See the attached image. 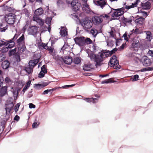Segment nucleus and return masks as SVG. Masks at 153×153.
I'll return each instance as SVG.
<instances>
[{
  "instance_id": "obj_1",
  "label": "nucleus",
  "mask_w": 153,
  "mask_h": 153,
  "mask_svg": "<svg viewBox=\"0 0 153 153\" xmlns=\"http://www.w3.org/2000/svg\"><path fill=\"white\" fill-rule=\"evenodd\" d=\"M87 53L91 60L96 62V66H100L101 62L102 61V59L107 56V54L105 52L101 53L100 55H99L94 54L92 51H90L89 50H87Z\"/></svg>"
},
{
  "instance_id": "obj_2",
  "label": "nucleus",
  "mask_w": 153,
  "mask_h": 153,
  "mask_svg": "<svg viewBox=\"0 0 153 153\" xmlns=\"http://www.w3.org/2000/svg\"><path fill=\"white\" fill-rule=\"evenodd\" d=\"M94 14V12L90 9L89 6L87 4V29L91 28L93 25L92 19Z\"/></svg>"
},
{
  "instance_id": "obj_3",
  "label": "nucleus",
  "mask_w": 153,
  "mask_h": 153,
  "mask_svg": "<svg viewBox=\"0 0 153 153\" xmlns=\"http://www.w3.org/2000/svg\"><path fill=\"white\" fill-rule=\"evenodd\" d=\"M108 64L115 69H119L120 68V65L119 64V61L117 59V56L115 55L111 58Z\"/></svg>"
},
{
  "instance_id": "obj_4",
  "label": "nucleus",
  "mask_w": 153,
  "mask_h": 153,
  "mask_svg": "<svg viewBox=\"0 0 153 153\" xmlns=\"http://www.w3.org/2000/svg\"><path fill=\"white\" fill-rule=\"evenodd\" d=\"M68 4H71L73 10L75 11L78 10L81 6L79 1L78 0H74L70 3L68 0H67Z\"/></svg>"
},
{
  "instance_id": "obj_5",
  "label": "nucleus",
  "mask_w": 153,
  "mask_h": 153,
  "mask_svg": "<svg viewBox=\"0 0 153 153\" xmlns=\"http://www.w3.org/2000/svg\"><path fill=\"white\" fill-rule=\"evenodd\" d=\"M14 104L13 101L8 100L5 103V108L6 114H9L10 112L13 110Z\"/></svg>"
},
{
  "instance_id": "obj_6",
  "label": "nucleus",
  "mask_w": 153,
  "mask_h": 153,
  "mask_svg": "<svg viewBox=\"0 0 153 153\" xmlns=\"http://www.w3.org/2000/svg\"><path fill=\"white\" fill-rule=\"evenodd\" d=\"M15 45L14 41L12 39L8 40L7 41L6 47L5 48H4L2 49L3 52H6L8 51V48H12Z\"/></svg>"
},
{
  "instance_id": "obj_7",
  "label": "nucleus",
  "mask_w": 153,
  "mask_h": 153,
  "mask_svg": "<svg viewBox=\"0 0 153 153\" xmlns=\"http://www.w3.org/2000/svg\"><path fill=\"white\" fill-rule=\"evenodd\" d=\"M74 40L76 43L80 46L84 45L86 41V39L83 37H76Z\"/></svg>"
},
{
  "instance_id": "obj_8",
  "label": "nucleus",
  "mask_w": 153,
  "mask_h": 153,
  "mask_svg": "<svg viewBox=\"0 0 153 153\" xmlns=\"http://www.w3.org/2000/svg\"><path fill=\"white\" fill-rule=\"evenodd\" d=\"M111 13H112L111 16L114 18L117 17L122 15L118 9H115L111 8V11L108 13V14H110Z\"/></svg>"
},
{
  "instance_id": "obj_9",
  "label": "nucleus",
  "mask_w": 153,
  "mask_h": 153,
  "mask_svg": "<svg viewBox=\"0 0 153 153\" xmlns=\"http://www.w3.org/2000/svg\"><path fill=\"white\" fill-rule=\"evenodd\" d=\"M4 18L6 22L9 24H13L14 23V16L11 14L6 15Z\"/></svg>"
},
{
  "instance_id": "obj_10",
  "label": "nucleus",
  "mask_w": 153,
  "mask_h": 153,
  "mask_svg": "<svg viewBox=\"0 0 153 153\" xmlns=\"http://www.w3.org/2000/svg\"><path fill=\"white\" fill-rule=\"evenodd\" d=\"M142 62L144 66H148L152 64V61L147 56H144L142 59Z\"/></svg>"
},
{
  "instance_id": "obj_11",
  "label": "nucleus",
  "mask_w": 153,
  "mask_h": 153,
  "mask_svg": "<svg viewBox=\"0 0 153 153\" xmlns=\"http://www.w3.org/2000/svg\"><path fill=\"white\" fill-rule=\"evenodd\" d=\"M92 19L93 23L96 25H98L101 23L103 21L102 16H95Z\"/></svg>"
},
{
  "instance_id": "obj_12",
  "label": "nucleus",
  "mask_w": 153,
  "mask_h": 153,
  "mask_svg": "<svg viewBox=\"0 0 153 153\" xmlns=\"http://www.w3.org/2000/svg\"><path fill=\"white\" fill-rule=\"evenodd\" d=\"M83 15V13H82L80 15L79 20L81 25L83 27L84 29L85 30H86V16L85 15L84 16L83 19L81 18V15Z\"/></svg>"
},
{
  "instance_id": "obj_13",
  "label": "nucleus",
  "mask_w": 153,
  "mask_h": 153,
  "mask_svg": "<svg viewBox=\"0 0 153 153\" xmlns=\"http://www.w3.org/2000/svg\"><path fill=\"white\" fill-rule=\"evenodd\" d=\"M140 5L143 9H150L151 7V4L148 1H146L145 2H141Z\"/></svg>"
},
{
  "instance_id": "obj_14",
  "label": "nucleus",
  "mask_w": 153,
  "mask_h": 153,
  "mask_svg": "<svg viewBox=\"0 0 153 153\" xmlns=\"http://www.w3.org/2000/svg\"><path fill=\"white\" fill-rule=\"evenodd\" d=\"M29 33L33 35H36L38 32V28L36 26L30 27L29 30Z\"/></svg>"
},
{
  "instance_id": "obj_15",
  "label": "nucleus",
  "mask_w": 153,
  "mask_h": 153,
  "mask_svg": "<svg viewBox=\"0 0 153 153\" xmlns=\"http://www.w3.org/2000/svg\"><path fill=\"white\" fill-rule=\"evenodd\" d=\"M70 47L67 43H65L63 47L62 48L61 50L63 53L66 54L67 52L69 53V51L70 50Z\"/></svg>"
},
{
  "instance_id": "obj_16",
  "label": "nucleus",
  "mask_w": 153,
  "mask_h": 153,
  "mask_svg": "<svg viewBox=\"0 0 153 153\" xmlns=\"http://www.w3.org/2000/svg\"><path fill=\"white\" fill-rule=\"evenodd\" d=\"M107 4L106 0H100L96 1V4L100 6L101 8H103Z\"/></svg>"
},
{
  "instance_id": "obj_17",
  "label": "nucleus",
  "mask_w": 153,
  "mask_h": 153,
  "mask_svg": "<svg viewBox=\"0 0 153 153\" xmlns=\"http://www.w3.org/2000/svg\"><path fill=\"white\" fill-rule=\"evenodd\" d=\"M62 59L64 63L68 65L70 64L72 62V58L69 56H65Z\"/></svg>"
},
{
  "instance_id": "obj_18",
  "label": "nucleus",
  "mask_w": 153,
  "mask_h": 153,
  "mask_svg": "<svg viewBox=\"0 0 153 153\" xmlns=\"http://www.w3.org/2000/svg\"><path fill=\"white\" fill-rule=\"evenodd\" d=\"M33 19V21L36 22L41 26H42L44 24V21L37 16H34Z\"/></svg>"
},
{
  "instance_id": "obj_19",
  "label": "nucleus",
  "mask_w": 153,
  "mask_h": 153,
  "mask_svg": "<svg viewBox=\"0 0 153 153\" xmlns=\"http://www.w3.org/2000/svg\"><path fill=\"white\" fill-rule=\"evenodd\" d=\"M11 90L14 96L15 97L17 96L20 90L18 87H13L11 88Z\"/></svg>"
},
{
  "instance_id": "obj_20",
  "label": "nucleus",
  "mask_w": 153,
  "mask_h": 153,
  "mask_svg": "<svg viewBox=\"0 0 153 153\" xmlns=\"http://www.w3.org/2000/svg\"><path fill=\"white\" fill-rule=\"evenodd\" d=\"M41 71L39 73V78H42L44 76V75L47 72V71L45 68V65H44L41 68Z\"/></svg>"
},
{
  "instance_id": "obj_21",
  "label": "nucleus",
  "mask_w": 153,
  "mask_h": 153,
  "mask_svg": "<svg viewBox=\"0 0 153 153\" xmlns=\"http://www.w3.org/2000/svg\"><path fill=\"white\" fill-rule=\"evenodd\" d=\"M58 87V88H54L51 89H47L45 91L43 92V94H48V93H50L51 94L52 93L53 91H54L55 90L62 88H64L66 87Z\"/></svg>"
},
{
  "instance_id": "obj_22",
  "label": "nucleus",
  "mask_w": 153,
  "mask_h": 153,
  "mask_svg": "<svg viewBox=\"0 0 153 153\" xmlns=\"http://www.w3.org/2000/svg\"><path fill=\"white\" fill-rule=\"evenodd\" d=\"M8 87H2L0 90V96H3L7 93V88Z\"/></svg>"
},
{
  "instance_id": "obj_23",
  "label": "nucleus",
  "mask_w": 153,
  "mask_h": 153,
  "mask_svg": "<svg viewBox=\"0 0 153 153\" xmlns=\"http://www.w3.org/2000/svg\"><path fill=\"white\" fill-rule=\"evenodd\" d=\"M39 62L38 59H36L30 61L29 63V66L33 68Z\"/></svg>"
},
{
  "instance_id": "obj_24",
  "label": "nucleus",
  "mask_w": 153,
  "mask_h": 153,
  "mask_svg": "<svg viewBox=\"0 0 153 153\" xmlns=\"http://www.w3.org/2000/svg\"><path fill=\"white\" fill-rule=\"evenodd\" d=\"M134 19V17L132 16H130L128 18H124L123 19V21L124 23H131L132 20Z\"/></svg>"
},
{
  "instance_id": "obj_25",
  "label": "nucleus",
  "mask_w": 153,
  "mask_h": 153,
  "mask_svg": "<svg viewBox=\"0 0 153 153\" xmlns=\"http://www.w3.org/2000/svg\"><path fill=\"white\" fill-rule=\"evenodd\" d=\"M44 11L43 9L40 7L38 9H37L35 10L34 16H38L42 14L43 13Z\"/></svg>"
},
{
  "instance_id": "obj_26",
  "label": "nucleus",
  "mask_w": 153,
  "mask_h": 153,
  "mask_svg": "<svg viewBox=\"0 0 153 153\" xmlns=\"http://www.w3.org/2000/svg\"><path fill=\"white\" fill-rule=\"evenodd\" d=\"M10 63L7 60H5L2 63V67L4 69H7L9 66Z\"/></svg>"
},
{
  "instance_id": "obj_27",
  "label": "nucleus",
  "mask_w": 153,
  "mask_h": 153,
  "mask_svg": "<svg viewBox=\"0 0 153 153\" xmlns=\"http://www.w3.org/2000/svg\"><path fill=\"white\" fill-rule=\"evenodd\" d=\"M25 37L23 34L17 40V43L19 44L20 45L21 44L22 45H24Z\"/></svg>"
},
{
  "instance_id": "obj_28",
  "label": "nucleus",
  "mask_w": 153,
  "mask_h": 153,
  "mask_svg": "<svg viewBox=\"0 0 153 153\" xmlns=\"http://www.w3.org/2000/svg\"><path fill=\"white\" fill-rule=\"evenodd\" d=\"M115 82L114 80V79L113 78H111L110 79H106L105 80H104L103 81H102L101 83L102 84H105V83H113Z\"/></svg>"
},
{
  "instance_id": "obj_29",
  "label": "nucleus",
  "mask_w": 153,
  "mask_h": 153,
  "mask_svg": "<svg viewBox=\"0 0 153 153\" xmlns=\"http://www.w3.org/2000/svg\"><path fill=\"white\" fill-rule=\"evenodd\" d=\"M60 33L62 36L65 37L67 34V31L65 28L62 27L60 32Z\"/></svg>"
},
{
  "instance_id": "obj_30",
  "label": "nucleus",
  "mask_w": 153,
  "mask_h": 153,
  "mask_svg": "<svg viewBox=\"0 0 153 153\" xmlns=\"http://www.w3.org/2000/svg\"><path fill=\"white\" fill-rule=\"evenodd\" d=\"M98 99L97 98H87V102H92L93 103H95L97 102Z\"/></svg>"
},
{
  "instance_id": "obj_31",
  "label": "nucleus",
  "mask_w": 153,
  "mask_h": 153,
  "mask_svg": "<svg viewBox=\"0 0 153 153\" xmlns=\"http://www.w3.org/2000/svg\"><path fill=\"white\" fill-rule=\"evenodd\" d=\"M140 2V0H136L134 3H133L131 5L129 6V9L137 7L138 4Z\"/></svg>"
},
{
  "instance_id": "obj_32",
  "label": "nucleus",
  "mask_w": 153,
  "mask_h": 153,
  "mask_svg": "<svg viewBox=\"0 0 153 153\" xmlns=\"http://www.w3.org/2000/svg\"><path fill=\"white\" fill-rule=\"evenodd\" d=\"M140 45V42L139 41H134L132 44V47L134 48H137Z\"/></svg>"
},
{
  "instance_id": "obj_33",
  "label": "nucleus",
  "mask_w": 153,
  "mask_h": 153,
  "mask_svg": "<svg viewBox=\"0 0 153 153\" xmlns=\"http://www.w3.org/2000/svg\"><path fill=\"white\" fill-rule=\"evenodd\" d=\"M90 33L94 37H95L98 33V31L95 29H91L90 31Z\"/></svg>"
},
{
  "instance_id": "obj_34",
  "label": "nucleus",
  "mask_w": 153,
  "mask_h": 153,
  "mask_svg": "<svg viewBox=\"0 0 153 153\" xmlns=\"http://www.w3.org/2000/svg\"><path fill=\"white\" fill-rule=\"evenodd\" d=\"M26 50V48L25 45H22V47L19 49V53L21 54H23L24 52Z\"/></svg>"
},
{
  "instance_id": "obj_35",
  "label": "nucleus",
  "mask_w": 153,
  "mask_h": 153,
  "mask_svg": "<svg viewBox=\"0 0 153 153\" xmlns=\"http://www.w3.org/2000/svg\"><path fill=\"white\" fill-rule=\"evenodd\" d=\"M33 68L29 66L25 68V70L28 74H30L33 71Z\"/></svg>"
},
{
  "instance_id": "obj_36",
  "label": "nucleus",
  "mask_w": 153,
  "mask_h": 153,
  "mask_svg": "<svg viewBox=\"0 0 153 153\" xmlns=\"http://www.w3.org/2000/svg\"><path fill=\"white\" fill-rule=\"evenodd\" d=\"M146 39L148 40H150L152 39V33L150 31H148L146 32Z\"/></svg>"
},
{
  "instance_id": "obj_37",
  "label": "nucleus",
  "mask_w": 153,
  "mask_h": 153,
  "mask_svg": "<svg viewBox=\"0 0 153 153\" xmlns=\"http://www.w3.org/2000/svg\"><path fill=\"white\" fill-rule=\"evenodd\" d=\"M132 33H130V35H127L126 32L123 35V37H124V39L127 41H128L129 38H130V36L132 34Z\"/></svg>"
},
{
  "instance_id": "obj_38",
  "label": "nucleus",
  "mask_w": 153,
  "mask_h": 153,
  "mask_svg": "<svg viewBox=\"0 0 153 153\" xmlns=\"http://www.w3.org/2000/svg\"><path fill=\"white\" fill-rule=\"evenodd\" d=\"M82 1L84 3L82 4V9L83 11H86V0H82Z\"/></svg>"
},
{
  "instance_id": "obj_39",
  "label": "nucleus",
  "mask_w": 153,
  "mask_h": 153,
  "mask_svg": "<svg viewBox=\"0 0 153 153\" xmlns=\"http://www.w3.org/2000/svg\"><path fill=\"white\" fill-rule=\"evenodd\" d=\"M72 61L75 64H78L80 62L81 60L79 58L76 57L72 60Z\"/></svg>"
},
{
  "instance_id": "obj_40",
  "label": "nucleus",
  "mask_w": 153,
  "mask_h": 153,
  "mask_svg": "<svg viewBox=\"0 0 153 153\" xmlns=\"http://www.w3.org/2000/svg\"><path fill=\"white\" fill-rule=\"evenodd\" d=\"M52 19L51 17L47 18L45 20V23L48 25H50Z\"/></svg>"
},
{
  "instance_id": "obj_41",
  "label": "nucleus",
  "mask_w": 153,
  "mask_h": 153,
  "mask_svg": "<svg viewBox=\"0 0 153 153\" xmlns=\"http://www.w3.org/2000/svg\"><path fill=\"white\" fill-rule=\"evenodd\" d=\"M143 20L144 18H140L136 19V21L139 24H142L143 23Z\"/></svg>"
},
{
  "instance_id": "obj_42",
  "label": "nucleus",
  "mask_w": 153,
  "mask_h": 153,
  "mask_svg": "<svg viewBox=\"0 0 153 153\" xmlns=\"http://www.w3.org/2000/svg\"><path fill=\"white\" fill-rule=\"evenodd\" d=\"M139 78V76L137 74L135 75L134 76H132L131 78V79L132 81H136Z\"/></svg>"
},
{
  "instance_id": "obj_43",
  "label": "nucleus",
  "mask_w": 153,
  "mask_h": 153,
  "mask_svg": "<svg viewBox=\"0 0 153 153\" xmlns=\"http://www.w3.org/2000/svg\"><path fill=\"white\" fill-rule=\"evenodd\" d=\"M118 9L122 15L124 13V12H126L127 11L126 10V7H123L120 8Z\"/></svg>"
},
{
  "instance_id": "obj_44",
  "label": "nucleus",
  "mask_w": 153,
  "mask_h": 153,
  "mask_svg": "<svg viewBox=\"0 0 153 153\" xmlns=\"http://www.w3.org/2000/svg\"><path fill=\"white\" fill-rule=\"evenodd\" d=\"M5 58V55L1 53H0V62H1L4 60Z\"/></svg>"
},
{
  "instance_id": "obj_45",
  "label": "nucleus",
  "mask_w": 153,
  "mask_h": 153,
  "mask_svg": "<svg viewBox=\"0 0 153 153\" xmlns=\"http://www.w3.org/2000/svg\"><path fill=\"white\" fill-rule=\"evenodd\" d=\"M20 105V103H18L15 106V112L16 113L18 110L19 108Z\"/></svg>"
},
{
  "instance_id": "obj_46",
  "label": "nucleus",
  "mask_w": 153,
  "mask_h": 153,
  "mask_svg": "<svg viewBox=\"0 0 153 153\" xmlns=\"http://www.w3.org/2000/svg\"><path fill=\"white\" fill-rule=\"evenodd\" d=\"M4 27H3L1 26L0 28V31L1 32H4L5 30L7 29V25H5Z\"/></svg>"
},
{
  "instance_id": "obj_47",
  "label": "nucleus",
  "mask_w": 153,
  "mask_h": 153,
  "mask_svg": "<svg viewBox=\"0 0 153 153\" xmlns=\"http://www.w3.org/2000/svg\"><path fill=\"white\" fill-rule=\"evenodd\" d=\"M93 68L92 65L90 63H88L87 65V71H89L90 69H92Z\"/></svg>"
},
{
  "instance_id": "obj_48",
  "label": "nucleus",
  "mask_w": 153,
  "mask_h": 153,
  "mask_svg": "<svg viewBox=\"0 0 153 153\" xmlns=\"http://www.w3.org/2000/svg\"><path fill=\"white\" fill-rule=\"evenodd\" d=\"M39 122H35L34 123L32 124V127L33 128H36L39 124Z\"/></svg>"
},
{
  "instance_id": "obj_49",
  "label": "nucleus",
  "mask_w": 153,
  "mask_h": 153,
  "mask_svg": "<svg viewBox=\"0 0 153 153\" xmlns=\"http://www.w3.org/2000/svg\"><path fill=\"white\" fill-rule=\"evenodd\" d=\"M16 52V48L14 49L11 50L9 51V54L10 55H11L14 54Z\"/></svg>"
},
{
  "instance_id": "obj_50",
  "label": "nucleus",
  "mask_w": 153,
  "mask_h": 153,
  "mask_svg": "<svg viewBox=\"0 0 153 153\" xmlns=\"http://www.w3.org/2000/svg\"><path fill=\"white\" fill-rule=\"evenodd\" d=\"M7 41L4 42L2 40H0V47L2 45H5L6 46L7 45Z\"/></svg>"
},
{
  "instance_id": "obj_51",
  "label": "nucleus",
  "mask_w": 153,
  "mask_h": 153,
  "mask_svg": "<svg viewBox=\"0 0 153 153\" xmlns=\"http://www.w3.org/2000/svg\"><path fill=\"white\" fill-rule=\"evenodd\" d=\"M93 44L92 41L89 38L87 37V45Z\"/></svg>"
},
{
  "instance_id": "obj_52",
  "label": "nucleus",
  "mask_w": 153,
  "mask_h": 153,
  "mask_svg": "<svg viewBox=\"0 0 153 153\" xmlns=\"http://www.w3.org/2000/svg\"><path fill=\"white\" fill-rule=\"evenodd\" d=\"M42 44V46L43 47V48L46 49H48V47L47 46V44L44 43L42 42L41 43Z\"/></svg>"
},
{
  "instance_id": "obj_53",
  "label": "nucleus",
  "mask_w": 153,
  "mask_h": 153,
  "mask_svg": "<svg viewBox=\"0 0 153 153\" xmlns=\"http://www.w3.org/2000/svg\"><path fill=\"white\" fill-rule=\"evenodd\" d=\"M133 31L135 34H138L141 33L140 31L138 28H136L134 31L133 29Z\"/></svg>"
},
{
  "instance_id": "obj_54",
  "label": "nucleus",
  "mask_w": 153,
  "mask_h": 153,
  "mask_svg": "<svg viewBox=\"0 0 153 153\" xmlns=\"http://www.w3.org/2000/svg\"><path fill=\"white\" fill-rule=\"evenodd\" d=\"M117 48H114L111 51H110L109 54L111 55L115 53L117 51Z\"/></svg>"
},
{
  "instance_id": "obj_55",
  "label": "nucleus",
  "mask_w": 153,
  "mask_h": 153,
  "mask_svg": "<svg viewBox=\"0 0 153 153\" xmlns=\"http://www.w3.org/2000/svg\"><path fill=\"white\" fill-rule=\"evenodd\" d=\"M109 14L108 13L107 14H102L100 16H102V19L103 18H105L106 17L107 19H108L110 18V16L108 15Z\"/></svg>"
},
{
  "instance_id": "obj_56",
  "label": "nucleus",
  "mask_w": 153,
  "mask_h": 153,
  "mask_svg": "<svg viewBox=\"0 0 153 153\" xmlns=\"http://www.w3.org/2000/svg\"><path fill=\"white\" fill-rule=\"evenodd\" d=\"M148 54L149 55L153 57V51L149 50L148 52Z\"/></svg>"
},
{
  "instance_id": "obj_57",
  "label": "nucleus",
  "mask_w": 153,
  "mask_h": 153,
  "mask_svg": "<svg viewBox=\"0 0 153 153\" xmlns=\"http://www.w3.org/2000/svg\"><path fill=\"white\" fill-rule=\"evenodd\" d=\"M35 105L32 103H30L29 104V107L30 108H35Z\"/></svg>"
},
{
  "instance_id": "obj_58",
  "label": "nucleus",
  "mask_w": 153,
  "mask_h": 153,
  "mask_svg": "<svg viewBox=\"0 0 153 153\" xmlns=\"http://www.w3.org/2000/svg\"><path fill=\"white\" fill-rule=\"evenodd\" d=\"M16 61L17 62H18L20 61V56L19 55H17L16 56Z\"/></svg>"
},
{
  "instance_id": "obj_59",
  "label": "nucleus",
  "mask_w": 153,
  "mask_h": 153,
  "mask_svg": "<svg viewBox=\"0 0 153 153\" xmlns=\"http://www.w3.org/2000/svg\"><path fill=\"white\" fill-rule=\"evenodd\" d=\"M19 119H20V117H19V116L17 115H16L15 117L14 118V120H16V121H18L19 120Z\"/></svg>"
},
{
  "instance_id": "obj_60",
  "label": "nucleus",
  "mask_w": 153,
  "mask_h": 153,
  "mask_svg": "<svg viewBox=\"0 0 153 153\" xmlns=\"http://www.w3.org/2000/svg\"><path fill=\"white\" fill-rule=\"evenodd\" d=\"M19 36V34H17V33L15 34V36L13 37L12 39L14 41Z\"/></svg>"
},
{
  "instance_id": "obj_61",
  "label": "nucleus",
  "mask_w": 153,
  "mask_h": 153,
  "mask_svg": "<svg viewBox=\"0 0 153 153\" xmlns=\"http://www.w3.org/2000/svg\"><path fill=\"white\" fill-rule=\"evenodd\" d=\"M110 35L112 37H114V31L111 30L110 32Z\"/></svg>"
},
{
  "instance_id": "obj_62",
  "label": "nucleus",
  "mask_w": 153,
  "mask_h": 153,
  "mask_svg": "<svg viewBox=\"0 0 153 153\" xmlns=\"http://www.w3.org/2000/svg\"><path fill=\"white\" fill-rule=\"evenodd\" d=\"M5 9L6 10H7L8 11H10L11 10V7L8 6H6Z\"/></svg>"
},
{
  "instance_id": "obj_63",
  "label": "nucleus",
  "mask_w": 153,
  "mask_h": 153,
  "mask_svg": "<svg viewBox=\"0 0 153 153\" xmlns=\"http://www.w3.org/2000/svg\"><path fill=\"white\" fill-rule=\"evenodd\" d=\"M5 81L6 83H8L10 82V80L9 77H7L5 79Z\"/></svg>"
},
{
  "instance_id": "obj_64",
  "label": "nucleus",
  "mask_w": 153,
  "mask_h": 153,
  "mask_svg": "<svg viewBox=\"0 0 153 153\" xmlns=\"http://www.w3.org/2000/svg\"><path fill=\"white\" fill-rule=\"evenodd\" d=\"M24 11L25 14L26 15L28 16L29 14L28 10L27 9H25L24 10Z\"/></svg>"
}]
</instances>
